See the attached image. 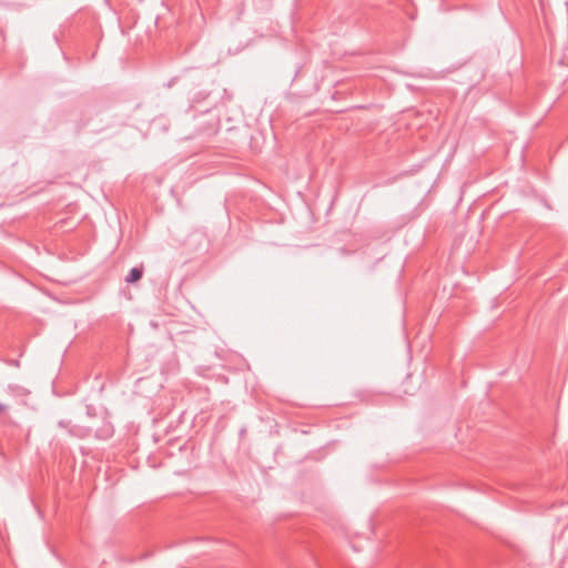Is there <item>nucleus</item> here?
<instances>
[{"label": "nucleus", "instance_id": "1", "mask_svg": "<svg viewBox=\"0 0 568 568\" xmlns=\"http://www.w3.org/2000/svg\"><path fill=\"white\" fill-rule=\"evenodd\" d=\"M142 274H143L142 267H134L126 275L125 282L126 283H135L142 277Z\"/></svg>", "mask_w": 568, "mask_h": 568}, {"label": "nucleus", "instance_id": "2", "mask_svg": "<svg viewBox=\"0 0 568 568\" xmlns=\"http://www.w3.org/2000/svg\"><path fill=\"white\" fill-rule=\"evenodd\" d=\"M8 410V406L3 403H0V416L3 415Z\"/></svg>", "mask_w": 568, "mask_h": 568}, {"label": "nucleus", "instance_id": "3", "mask_svg": "<svg viewBox=\"0 0 568 568\" xmlns=\"http://www.w3.org/2000/svg\"><path fill=\"white\" fill-rule=\"evenodd\" d=\"M10 363H11V365L19 366V361H17V359H12Z\"/></svg>", "mask_w": 568, "mask_h": 568}, {"label": "nucleus", "instance_id": "4", "mask_svg": "<svg viewBox=\"0 0 568 568\" xmlns=\"http://www.w3.org/2000/svg\"><path fill=\"white\" fill-rule=\"evenodd\" d=\"M59 426H60V427H65L64 422H63V420H60V422H59Z\"/></svg>", "mask_w": 568, "mask_h": 568}, {"label": "nucleus", "instance_id": "5", "mask_svg": "<svg viewBox=\"0 0 568 568\" xmlns=\"http://www.w3.org/2000/svg\"><path fill=\"white\" fill-rule=\"evenodd\" d=\"M152 327H153V328H156V327H158V325H156V323H155V322H152Z\"/></svg>", "mask_w": 568, "mask_h": 568}]
</instances>
